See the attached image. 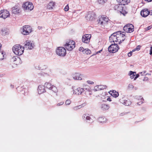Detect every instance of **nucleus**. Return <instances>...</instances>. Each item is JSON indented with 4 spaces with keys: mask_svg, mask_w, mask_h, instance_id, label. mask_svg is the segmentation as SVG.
Wrapping results in <instances>:
<instances>
[{
    "mask_svg": "<svg viewBox=\"0 0 152 152\" xmlns=\"http://www.w3.org/2000/svg\"><path fill=\"white\" fill-rule=\"evenodd\" d=\"M64 102H61L57 104V106H60L62 104H64Z\"/></svg>",
    "mask_w": 152,
    "mask_h": 152,
    "instance_id": "79ce46f5",
    "label": "nucleus"
},
{
    "mask_svg": "<svg viewBox=\"0 0 152 152\" xmlns=\"http://www.w3.org/2000/svg\"><path fill=\"white\" fill-rule=\"evenodd\" d=\"M23 7L24 9L30 11L32 10L34 8L32 3L28 1L24 3L23 5Z\"/></svg>",
    "mask_w": 152,
    "mask_h": 152,
    "instance_id": "9d476101",
    "label": "nucleus"
},
{
    "mask_svg": "<svg viewBox=\"0 0 152 152\" xmlns=\"http://www.w3.org/2000/svg\"><path fill=\"white\" fill-rule=\"evenodd\" d=\"M32 31L31 28L28 25L24 26L22 29V34L24 35H27Z\"/></svg>",
    "mask_w": 152,
    "mask_h": 152,
    "instance_id": "6e6552de",
    "label": "nucleus"
},
{
    "mask_svg": "<svg viewBox=\"0 0 152 152\" xmlns=\"http://www.w3.org/2000/svg\"><path fill=\"white\" fill-rule=\"evenodd\" d=\"M116 34L118 39V42L119 43H121L124 41L125 39V33L123 32H122L121 31H118L116 32Z\"/></svg>",
    "mask_w": 152,
    "mask_h": 152,
    "instance_id": "39448f33",
    "label": "nucleus"
},
{
    "mask_svg": "<svg viewBox=\"0 0 152 152\" xmlns=\"http://www.w3.org/2000/svg\"><path fill=\"white\" fill-rule=\"evenodd\" d=\"M45 85L46 86V87L48 88L51 90L52 87V86L51 84L49 83H46L45 84Z\"/></svg>",
    "mask_w": 152,
    "mask_h": 152,
    "instance_id": "c756f323",
    "label": "nucleus"
},
{
    "mask_svg": "<svg viewBox=\"0 0 152 152\" xmlns=\"http://www.w3.org/2000/svg\"><path fill=\"white\" fill-rule=\"evenodd\" d=\"M109 93L113 96L115 98L119 96L118 93L113 90L110 91Z\"/></svg>",
    "mask_w": 152,
    "mask_h": 152,
    "instance_id": "5701e85b",
    "label": "nucleus"
},
{
    "mask_svg": "<svg viewBox=\"0 0 152 152\" xmlns=\"http://www.w3.org/2000/svg\"><path fill=\"white\" fill-rule=\"evenodd\" d=\"M148 80V78L147 77H145L143 79L144 81H147Z\"/></svg>",
    "mask_w": 152,
    "mask_h": 152,
    "instance_id": "8fccbe9b",
    "label": "nucleus"
},
{
    "mask_svg": "<svg viewBox=\"0 0 152 152\" xmlns=\"http://www.w3.org/2000/svg\"><path fill=\"white\" fill-rule=\"evenodd\" d=\"M119 48L117 44H112L108 48V50L110 53H115L117 52Z\"/></svg>",
    "mask_w": 152,
    "mask_h": 152,
    "instance_id": "1a4fd4ad",
    "label": "nucleus"
},
{
    "mask_svg": "<svg viewBox=\"0 0 152 152\" xmlns=\"http://www.w3.org/2000/svg\"><path fill=\"white\" fill-rule=\"evenodd\" d=\"M89 90V87L85 86L83 88H79L74 91V94L76 95H79L85 91H88Z\"/></svg>",
    "mask_w": 152,
    "mask_h": 152,
    "instance_id": "0eeeda50",
    "label": "nucleus"
},
{
    "mask_svg": "<svg viewBox=\"0 0 152 152\" xmlns=\"http://www.w3.org/2000/svg\"><path fill=\"white\" fill-rule=\"evenodd\" d=\"M106 86H103V87L101 86H96L94 87V88L93 89V91H99L100 90L102 89V88H106Z\"/></svg>",
    "mask_w": 152,
    "mask_h": 152,
    "instance_id": "aec40b11",
    "label": "nucleus"
},
{
    "mask_svg": "<svg viewBox=\"0 0 152 152\" xmlns=\"http://www.w3.org/2000/svg\"><path fill=\"white\" fill-rule=\"evenodd\" d=\"M107 100L108 101H109L110 102L111 101V99L110 97H108V98H107Z\"/></svg>",
    "mask_w": 152,
    "mask_h": 152,
    "instance_id": "864d4df0",
    "label": "nucleus"
},
{
    "mask_svg": "<svg viewBox=\"0 0 152 152\" xmlns=\"http://www.w3.org/2000/svg\"><path fill=\"white\" fill-rule=\"evenodd\" d=\"M1 45L0 43V50L1 49Z\"/></svg>",
    "mask_w": 152,
    "mask_h": 152,
    "instance_id": "13d9d810",
    "label": "nucleus"
},
{
    "mask_svg": "<svg viewBox=\"0 0 152 152\" xmlns=\"http://www.w3.org/2000/svg\"><path fill=\"white\" fill-rule=\"evenodd\" d=\"M141 48V46L140 45H138L136 49L137 50H140Z\"/></svg>",
    "mask_w": 152,
    "mask_h": 152,
    "instance_id": "c03bdc74",
    "label": "nucleus"
},
{
    "mask_svg": "<svg viewBox=\"0 0 152 152\" xmlns=\"http://www.w3.org/2000/svg\"><path fill=\"white\" fill-rule=\"evenodd\" d=\"M81 75L79 73H76L74 75L73 78L75 80H81L82 79Z\"/></svg>",
    "mask_w": 152,
    "mask_h": 152,
    "instance_id": "393cba45",
    "label": "nucleus"
},
{
    "mask_svg": "<svg viewBox=\"0 0 152 152\" xmlns=\"http://www.w3.org/2000/svg\"><path fill=\"white\" fill-rule=\"evenodd\" d=\"M83 104H82V105H79L78 106H77V107H74V109H77V107H78V108H81L82 107H83Z\"/></svg>",
    "mask_w": 152,
    "mask_h": 152,
    "instance_id": "a19ab883",
    "label": "nucleus"
},
{
    "mask_svg": "<svg viewBox=\"0 0 152 152\" xmlns=\"http://www.w3.org/2000/svg\"><path fill=\"white\" fill-rule=\"evenodd\" d=\"M129 72V75L130 76L131 78V79L134 78L135 76L136 75V73L132 71H130Z\"/></svg>",
    "mask_w": 152,
    "mask_h": 152,
    "instance_id": "cd10ccee",
    "label": "nucleus"
},
{
    "mask_svg": "<svg viewBox=\"0 0 152 152\" xmlns=\"http://www.w3.org/2000/svg\"><path fill=\"white\" fill-rule=\"evenodd\" d=\"M91 51L90 50L88 49H85V51L83 52L84 53L86 54H90Z\"/></svg>",
    "mask_w": 152,
    "mask_h": 152,
    "instance_id": "f704fd0d",
    "label": "nucleus"
},
{
    "mask_svg": "<svg viewBox=\"0 0 152 152\" xmlns=\"http://www.w3.org/2000/svg\"><path fill=\"white\" fill-rule=\"evenodd\" d=\"M101 109L103 111L109 109V106L108 105L105 104H102L101 106Z\"/></svg>",
    "mask_w": 152,
    "mask_h": 152,
    "instance_id": "b1692460",
    "label": "nucleus"
},
{
    "mask_svg": "<svg viewBox=\"0 0 152 152\" xmlns=\"http://www.w3.org/2000/svg\"><path fill=\"white\" fill-rule=\"evenodd\" d=\"M95 16L96 14L93 11L89 12L87 14L86 18H87V19H89V20H92L95 19Z\"/></svg>",
    "mask_w": 152,
    "mask_h": 152,
    "instance_id": "4468645a",
    "label": "nucleus"
},
{
    "mask_svg": "<svg viewBox=\"0 0 152 152\" xmlns=\"http://www.w3.org/2000/svg\"><path fill=\"white\" fill-rule=\"evenodd\" d=\"M124 31L127 33H131L134 30V26L132 24H129L125 26L123 28Z\"/></svg>",
    "mask_w": 152,
    "mask_h": 152,
    "instance_id": "9b49d317",
    "label": "nucleus"
},
{
    "mask_svg": "<svg viewBox=\"0 0 152 152\" xmlns=\"http://www.w3.org/2000/svg\"><path fill=\"white\" fill-rule=\"evenodd\" d=\"M117 1L119 4L125 5L126 4H127L130 2V0H116Z\"/></svg>",
    "mask_w": 152,
    "mask_h": 152,
    "instance_id": "412c9836",
    "label": "nucleus"
},
{
    "mask_svg": "<svg viewBox=\"0 0 152 152\" xmlns=\"http://www.w3.org/2000/svg\"><path fill=\"white\" fill-rule=\"evenodd\" d=\"M79 50L80 51L83 52V53L85 51V49L83 47H81L79 48Z\"/></svg>",
    "mask_w": 152,
    "mask_h": 152,
    "instance_id": "58836bf2",
    "label": "nucleus"
},
{
    "mask_svg": "<svg viewBox=\"0 0 152 152\" xmlns=\"http://www.w3.org/2000/svg\"><path fill=\"white\" fill-rule=\"evenodd\" d=\"M143 99L141 96H140L137 99V103L138 105H140L143 103Z\"/></svg>",
    "mask_w": 152,
    "mask_h": 152,
    "instance_id": "a878e982",
    "label": "nucleus"
},
{
    "mask_svg": "<svg viewBox=\"0 0 152 152\" xmlns=\"http://www.w3.org/2000/svg\"><path fill=\"white\" fill-rule=\"evenodd\" d=\"M130 103L129 101H128L127 99H126L124 101V103H123V104L126 106H128L130 105Z\"/></svg>",
    "mask_w": 152,
    "mask_h": 152,
    "instance_id": "473e14b6",
    "label": "nucleus"
},
{
    "mask_svg": "<svg viewBox=\"0 0 152 152\" xmlns=\"http://www.w3.org/2000/svg\"><path fill=\"white\" fill-rule=\"evenodd\" d=\"M12 50L15 54L20 56L23 53L24 48L20 45H16L13 47Z\"/></svg>",
    "mask_w": 152,
    "mask_h": 152,
    "instance_id": "f03ea898",
    "label": "nucleus"
},
{
    "mask_svg": "<svg viewBox=\"0 0 152 152\" xmlns=\"http://www.w3.org/2000/svg\"><path fill=\"white\" fill-rule=\"evenodd\" d=\"M139 76V74H136L135 76V77L134 78V80H135L137 78H138Z\"/></svg>",
    "mask_w": 152,
    "mask_h": 152,
    "instance_id": "49530a36",
    "label": "nucleus"
},
{
    "mask_svg": "<svg viewBox=\"0 0 152 152\" xmlns=\"http://www.w3.org/2000/svg\"><path fill=\"white\" fill-rule=\"evenodd\" d=\"M132 52H131L129 53L128 54V56L129 57H130V56H132Z\"/></svg>",
    "mask_w": 152,
    "mask_h": 152,
    "instance_id": "3c124183",
    "label": "nucleus"
},
{
    "mask_svg": "<svg viewBox=\"0 0 152 152\" xmlns=\"http://www.w3.org/2000/svg\"><path fill=\"white\" fill-rule=\"evenodd\" d=\"M146 71H144L143 72H141L140 74L142 75H143L145 74V73H146Z\"/></svg>",
    "mask_w": 152,
    "mask_h": 152,
    "instance_id": "a18cd8bd",
    "label": "nucleus"
},
{
    "mask_svg": "<svg viewBox=\"0 0 152 152\" xmlns=\"http://www.w3.org/2000/svg\"><path fill=\"white\" fill-rule=\"evenodd\" d=\"M145 1H147L148 2H150L152 1V0H144Z\"/></svg>",
    "mask_w": 152,
    "mask_h": 152,
    "instance_id": "5fc2aeb1",
    "label": "nucleus"
},
{
    "mask_svg": "<svg viewBox=\"0 0 152 152\" xmlns=\"http://www.w3.org/2000/svg\"><path fill=\"white\" fill-rule=\"evenodd\" d=\"M4 55L2 51H0V60H1L4 59Z\"/></svg>",
    "mask_w": 152,
    "mask_h": 152,
    "instance_id": "c9c22d12",
    "label": "nucleus"
},
{
    "mask_svg": "<svg viewBox=\"0 0 152 152\" xmlns=\"http://www.w3.org/2000/svg\"><path fill=\"white\" fill-rule=\"evenodd\" d=\"M69 9V7L68 6V5H67L66 6V7L64 8V10L65 11H67Z\"/></svg>",
    "mask_w": 152,
    "mask_h": 152,
    "instance_id": "ea45409f",
    "label": "nucleus"
},
{
    "mask_svg": "<svg viewBox=\"0 0 152 152\" xmlns=\"http://www.w3.org/2000/svg\"><path fill=\"white\" fill-rule=\"evenodd\" d=\"M114 9L118 12H120L123 15H124L127 14V12L125 10V7L124 5L122 4H119L115 5L114 7Z\"/></svg>",
    "mask_w": 152,
    "mask_h": 152,
    "instance_id": "7ed1b4c3",
    "label": "nucleus"
},
{
    "mask_svg": "<svg viewBox=\"0 0 152 152\" xmlns=\"http://www.w3.org/2000/svg\"><path fill=\"white\" fill-rule=\"evenodd\" d=\"M149 14V11L147 9L142 10L141 12V15L143 17H146Z\"/></svg>",
    "mask_w": 152,
    "mask_h": 152,
    "instance_id": "f3484780",
    "label": "nucleus"
},
{
    "mask_svg": "<svg viewBox=\"0 0 152 152\" xmlns=\"http://www.w3.org/2000/svg\"><path fill=\"white\" fill-rule=\"evenodd\" d=\"M109 40L111 42H118L116 32L113 33L110 37Z\"/></svg>",
    "mask_w": 152,
    "mask_h": 152,
    "instance_id": "2eb2a0df",
    "label": "nucleus"
},
{
    "mask_svg": "<svg viewBox=\"0 0 152 152\" xmlns=\"http://www.w3.org/2000/svg\"><path fill=\"white\" fill-rule=\"evenodd\" d=\"M20 88V87H18V88H17V90H18V91H21L20 90H19V88Z\"/></svg>",
    "mask_w": 152,
    "mask_h": 152,
    "instance_id": "4d7b16f0",
    "label": "nucleus"
},
{
    "mask_svg": "<svg viewBox=\"0 0 152 152\" xmlns=\"http://www.w3.org/2000/svg\"><path fill=\"white\" fill-rule=\"evenodd\" d=\"M44 66L45 68H41V67H39V69L43 70V69H46V66Z\"/></svg>",
    "mask_w": 152,
    "mask_h": 152,
    "instance_id": "603ef678",
    "label": "nucleus"
},
{
    "mask_svg": "<svg viewBox=\"0 0 152 152\" xmlns=\"http://www.w3.org/2000/svg\"><path fill=\"white\" fill-rule=\"evenodd\" d=\"M151 15H152V10H151L150 12H149V14Z\"/></svg>",
    "mask_w": 152,
    "mask_h": 152,
    "instance_id": "6e6d98bb",
    "label": "nucleus"
},
{
    "mask_svg": "<svg viewBox=\"0 0 152 152\" xmlns=\"http://www.w3.org/2000/svg\"><path fill=\"white\" fill-rule=\"evenodd\" d=\"M87 83L88 84H93L94 83V82L93 81H91L90 80H88L87 81Z\"/></svg>",
    "mask_w": 152,
    "mask_h": 152,
    "instance_id": "37998d69",
    "label": "nucleus"
},
{
    "mask_svg": "<svg viewBox=\"0 0 152 152\" xmlns=\"http://www.w3.org/2000/svg\"><path fill=\"white\" fill-rule=\"evenodd\" d=\"M51 90H52L55 93L57 92L58 91L57 88L55 86H52V87Z\"/></svg>",
    "mask_w": 152,
    "mask_h": 152,
    "instance_id": "2f4dec72",
    "label": "nucleus"
},
{
    "mask_svg": "<svg viewBox=\"0 0 152 152\" xmlns=\"http://www.w3.org/2000/svg\"><path fill=\"white\" fill-rule=\"evenodd\" d=\"M91 37V35L90 34H86L83 35L82 38V41L83 42L88 43Z\"/></svg>",
    "mask_w": 152,
    "mask_h": 152,
    "instance_id": "ddd939ff",
    "label": "nucleus"
},
{
    "mask_svg": "<svg viewBox=\"0 0 152 152\" xmlns=\"http://www.w3.org/2000/svg\"><path fill=\"white\" fill-rule=\"evenodd\" d=\"M15 64H17V62H15Z\"/></svg>",
    "mask_w": 152,
    "mask_h": 152,
    "instance_id": "bf43d9fd",
    "label": "nucleus"
},
{
    "mask_svg": "<svg viewBox=\"0 0 152 152\" xmlns=\"http://www.w3.org/2000/svg\"><path fill=\"white\" fill-rule=\"evenodd\" d=\"M21 12L20 9L17 6H15L12 8V12L14 14H17Z\"/></svg>",
    "mask_w": 152,
    "mask_h": 152,
    "instance_id": "6ab92c4d",
    "label": "nucleus"
},
{
    "mask_svg": "<svg viewBox=\"0 0 152 152\" xmlns=\"http://www.w3.org/2000/svg\"><path fill=\"white\" fill-rule=\"evenodd\" d=\"M98 24L103 28H107L109 23L110 20L105 15H101L99 16L97 20Z\"/></svg>",
    "mask_w": 152,
    "mask_h": 152,
    "instance_id": "f257e3e1",
    "label": "nucleus"
},
{
    "mask_svg": "<svg viewBox=\"0 0 152 152\" xmlns=\"http://www.w3.org/2000/svg\"><path fill=\"white\" fill-rule=\"evenodd\" d=\"M150 54V55H151L152 54V47H151V49H150V53H149Z\"/></svg>",
    "mask_w": 152,
    "mask_h": 152,
    "instance_id": "09e8293b",
    "label": "nucleus"
},
{
    "mask_svg": "<svg viewBox=\"0 0 152 152\" xmlns=\"http://www.w3.org/2000/svg\"><path fill=\"white\" fill-rule=\"evenodd\" d=\"M98 121L100 123H103L105 122V119L102 117H100L98 119Z\"/></svg>",
    "mask_w": 152,
    "mask_h": 152,
    "instance_id": "7c9ffc66",
    "label": "nucleus"
},
{
    "mask_svg": "<svg viewBox=\"0 0 152 152\" xmlns=\"http://www.w3.org/2000/svg\"><path fill=\"white\" fill-rule=\"evenodd\" d=\"M56 53L60 56H64L66 54V50L63 47H59L56 50Z\"/></svg>",
    "mask_w": 152,
    "mask_h": 152,
    "instance_id": "423d86ee",
    "label": "nucleus"
},
{
    "mask_svg": "<svg viewBox=\"0 0 152 152\" xmlns=\"http://www.w3.org/2000/svg\"><path fill=\"white\" fill-rule=\"evenodd\" d=\"M85 117L86 120L90 121L89 122L92 123L93 122V120L89 116H86V114H84L83 116V118H84Z\"/></svg>",
    "mask_w": 152,
    "mask_h": 152,
    "instance_id": "bb28decb",
    "label": "nucleus"
},
{
    "mask_svg": "<svg viewBox=\"0 0 152 152\" xmlns=\"http://www.w3.org/2000/svg\"><path fill=\"white\" fill-rule=\"evenodd\" d=\"M98 2L100 4H103L105 3L106 0H97Z\"/></svg>",
    "mask_w": 152,
    "mask_h": 152,
    "instance_id": "e433bc0d",
    "label": "nucleus"
},
{
    "mask_svg": "<svg viewBox=\"0 0 152 152\" xmlns=\"http://www.w3.org/2000/svg\"><path fill=\"white\" fill-rule=\"evenodd\" d=\"M12 61L13 62H15L16 61H19L20 60V59H19L18 58V57H14V56L12 58Z\"/></svg>",
    "mask_w": 152,
    "mask_h": 152,
    "instance_id": "72a5a7b5",
    "label": "nucleus"
},
{
    "mask_svg": "<svg viewBox=\"0 0 152 152\" xmlns=\"http://www.w3.org/2000/svg\"><path fill=\"white\" fill-rule=\"evenodd\" d=\"M38 93L41 94L45 92V86H39L38 88Z\"/></svg>",
    "mask_w": 152,
    "mask_h": 152,
    "instance_id": "a211bd4d",
    "label": "nucleus"
},
{
    "mask_svg": "<svg viewBox=\"0 0 152 152\" xmlns=\"http://www.w3.org/2000/svg\"><path fill=\"white\" fill-rule=\"evenodd\" d=\"M26 43L24 45L25 48L27 49H31L34 47V44L29 40H27L26 41Z\"/></svg>",
    "mask_w": 152,
    "mask_h": 152,
    "instance_id": "dca6fc26",
    "label": "nucleus"
},
{
    "mask_svg": "<svg viewBox=\"0 0 152 152\" xmlns=\"http://www.w3.org/2000/svg\"><path fill=\"white\" fill-rule=\"evenodd\" d=\"M75 42L72 40H68L65 45V47L68 50L71 51L75 47Z\"/></svg>",
    "mask_w": 152,
    "mask_h": 152,
    "instance_id": "20e7f679",
    "label": "nucleus"
},
{
    "mask_svg": "<svg viewBox=\"0 0 152 152\" xmlns=\"http://www.w3.org/2000/svg\"><path fill=\"white\" fill-rule=\"evenodd\" d=\"M151 27H152L151 26H148L146 28V30H150L151 28Z\"/></svg>",
    "mask_w": 152,
    "mask_h": 152,
    "instance_id": "de8ad7c7",
    "label": "nucleus"
},
{
    "mask_svg": "<svg viewBox=\"0 0 152 152\" xmlns=\"http://www.w3.org/2000/svg\"><path fill=\"white\" fill-rule=\"evenodd\" d=\"M10 14L9 11L6 10H2L0 11V17L5 19L10 16Z\"/></svg>",
    "mask_w": 152,
    "mask_h": 152,
    "instance_id": "f8f14e48",
    "label": "nucleus"
},
{
    "mask_svg": "<svg viewBox=\"0 0 152 152\" xmlns=\"http://www.w3.org/2000/svg\"><path fill=\"white\" fill-rule=\"evenodd\" d=\"M126 99H127V98L124 96H123L121 97H120L119 101L121 103L123 104L124 103V101Z\"/></svg>",
    "mask_w": 152,
    "mask_h": 152,
    "instance_id": "c85d7f7f",
    "label": "nucleus"
},
{
    "mask_svg": "<svg viewBox=\"0 0 152 152\" xmlns=\"http://www.w3.org/2000/svg\"><path fill=\"white\" fill-rule=\"evenodd\" d=\"M71 103V101L70 99L67 100L65 102V104L66 105H69Z\"/></svg>",
    "mask_w": 152,
    "mask_h": 152,
    "instance_id": "4c0bfd02",
    "label": "nucleus"
},
{
    "mask_svg": "<svg viewBox=\"0 0 152 152\" xmlns=\"http://www.w3.org/2000/svg\"><path fill=\"white\" fill-rule=\"evenodd\" d=\"M56 4L55 2L51 1L48 4L47 8L49 10H52L55 7Z\"/></svg>",
    "mask_w": 152,
    "mask_h": 152,
    "instance_id": "4be33fe9",
    "label": "nucleus"
}]
</instances>
